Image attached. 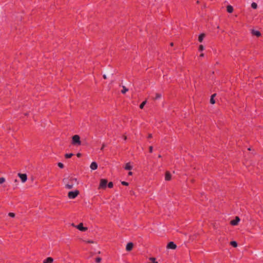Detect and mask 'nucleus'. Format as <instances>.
<instances>
[{
  "label": "nucleus",
  "instance_id": "nucleus-37",
  "mask_svg": "<svg viewBox=\"0 0 263 263\" xmlns=\"http://www.w3.org/2000/svg\"><path fill=\"white\" fill-rule=\"evenodd\" d=\"M200 57H204V53H201L200 55H199Z\"/></svg>",
  "mask_w": 263,
  "mask_h": 263
},
{
  "label": "nucleus",
  "instance_id": "nucleus-18",
  "mask_svg": "<svg viewBox=\"0 0 263 263\" xmlns=\"http://www.w3.org/2000/svg\"><path fill=\"white\" fill-rule=\"evenodd\" d=\"M128 91V89L125 86H122V90H121V92L122 93L124 94Z\"/></svg>",
  "mask_w": 263,
  "mask_h": 263
},
{
  "label": "nucleus",
  "instance_id": "nucleus-2",
  "mask_svg": "<svg viewBox=\"0 0 263 263\" xmlns=\"http://www.w3.org/2000/svg\"><path fill=\"white\" fill-rule=\"evenodd\" d=\"M71 144L76 146H80L81 145L80 137L78 135H75L72 137Z\"/></svg>",
  "mask_w": 263,
  "mask_h": 263
},
{
  "label": "nucleus",
  "instance_id": "nucleus-32",
  "mask_svg": "<svg viewBox=\"0 0 263 263\" xmlns=\"http://www.w3.org/2000/svg\"><path fill=\"white\" fill-rule=\"evenodd\" d=\"M153 147L152 146H149V152L152 153L153 152Z\"/></svg>",
  "mask_w": 263,
  "mask_h": 263
},
{
  "label": "nucleus",
  "instance_id": "nucleus-40",
  "mask_svg": "<svg viewBox=\"0 0 263 263\" xmlns=\"http://www.w3.org/2000/svg\"><path fill=\"white\" fill-rule=\"evenodd\" d=\"M158 158H161V155H158Z\"/></svg>",
  "mask_w": 263,
  "mask_h": 263
},
{
  "label": "nucleus",
  "instance_id": "nucleus-22",
  "mask_svg": "<svg viewBox=\"0 0 263 263\" xmlns=\"http://www.w3.org/2000/svg\"><path fill=\"white\" fill-rule=\"evenodd\" d=\"M147 103V101L146 100H145L140 105V109H143L144 105L146 104Z\"/></svg>",
  "mask_w": 263,
  "mask_h": 263
},
{
  "label": "nucleus",
  "instance_id": "nucleus-3",
  "mask_svg": "<svg viewBox=\"0 0 263 263\" xmlns=\"http://www.w3.org/2000/svg\"><path fill=\"white\" fill-rule=\"evenodd\" d=\"M80 194L79 191L76 190L74 191H70L68 193V197L69 199L75 198Z\"/></svg>",
  "mask_w": 263,
  "mask_h": 263
},
{
  "label": "nucleus",
  "instance_id": "nucleus-30",
  "mask_svg": "<svg viewBox=\"0 0 263 263\" xmlns=\"http://www.w3.org/2000/svg\"><path fill=\"white\" fill-rule=\"evenodd\" d=\"M101 261V258L100 257H97L96 258V262L99 263Z\"/></svg>",
  "mask_w": 263,
  "mask_h": 263
},
{
  "label": "nucleus",
  "instance_id": "nucleus-31",
  "mask_svg": "<svg viewBox=\"0 0 263 263\" xmlns=\"http://www.w3.org/2000/svg\"><path fill=\"white\" fill-rule=\"evenodd\" d=\"M121 184L123 185L127 186L128 185V183L126 181H122Z\"/></svg>",
  "mask_w": 263,
  "mask_h": 263
},
{
  "label": "nucleus",
  "instance_id": "nucleus-20",
  "mask_svg": "<svg viewBox=\"0 0 263 263\" xmlns=\"http://www.w3.org/2000/svg\"><path fill=\"white\" fill-rule=\"evenodd\" d=\"M161 98V94L157 93L155 94V97L154 98L155 100H158Z\"/></svg>",
  "mask_w": 263,
  "mask_h": 263
},
{
  "label": "nucleus",
  "instance_id": "nucleus-27",
  "mask_svg": "<svg viewBox=\"0 0 263 263\" xmlns=\"http://www.w3.org/2000/svg\"><path fill=\"white\" fill-rule=\"evenodd\" d=\"M58 166H59L60 168H64V164H63L62 163H61V162H59V163H58Z\"/></svg>",
  "mask_w": 263,
  "mask_h": 263
},
{
  "label": "nucleus",
  "instance_id": "nucleus-13",
  "mask_svg": "<svg viewBox=\"0 0 263 263\" xmlns=\"http://www.w3.org/2000/svg\"><path fill=\"white\" fill-rule=\"evenodd\" d=\"M53 259L51 257H48L43 261V263H52Z\"/></svg>",
  "mask_w": 263,
  "mask_h": 263
},
{
  "label": "nucleus",
  "instance_id": "nucleus-29",
  "mask_svg": "<svg viewBox=\"0 0 263 263\" xmlns=\"http://www.w3.org/2000/svg\"><path fill=\"white\" fill-rule=\"evenodd\" d=\"M8 215L10 217H14L15 215V214L14 213L10 212V213H9Z\"/></svg>",
  "mask_w": 263,
  "mask_h": 263
},
{
  "label": "nucleus",
  "instance_id": "nucleus-11",
  "mask_svg": "<svg viewBox=\"0 0 263 263\" xmlns=\"http://www.w3.org/2000/svg\"><path fill=\"white\" fill-rule=\"evenodd\" d=\"M251 33L253 35H255L257 37H259L261 35L260 32L256 30H252L251 31Z\"/></svg>",
  "mask_w": 263,
  "mask_h": 263
},
{
  "label": "nucleus",
  "instance_id": "nucleus-17",
  "mask_svg": "<svg viewBox=\"0 0 263 263\" xmlns=\"http://www.w3.org/2000/svg\"><path fill=\"white\" fill-rule=\"evenodd\" d=\"M227 10L229 13H232L233 11V8L231 5H228L227 7Z\"/></svg>",
  "mask_w": 263,
  "mask_h": 263
},
{
  "label": "nucleus",
  "instance_id": "nucleus-28",
  "mask_svg": "<svg viewBox=\"0 0 263 263\" xmlns=\"http://www.w3.org/2000/svg\"><path fill=\"white\" fill-rule=\"evenodd\" d=\"M5 181V179L4 177L0 178V184L3 183Z\"/></svg>",
  "mask_w": 263,
  "mask_h": 263
},
{
  "label": "nucleus",
  "instance_id": "nucleus-1",
  "mask_svg": "<svg viewBox=\"0 0 263 263\" xmlns=\"http://www.w3.org/2000/svg\"><path fill=\"white\" fill-rule=\"evenodd\" d=\"M63 181L65 184L66 188L68 189H71L74 185H78L79 184L77 179L73 177L64 179Z\"/></svg>",
  "mask_w": 263,
  "mask_h": 263
},
{
  "label": "nucleus",
  "instance_id": "nucleus-6",
  "mask_svg": "<svg viewBox=\"0 0 263 263\" xmlns=\"http://www.w3.org/2000/svg\"><path fill=\"white\" fill-rule=\"evenodd\" d=\"M240 219L238 216H236L235 219H233L230 221V224L232 226H236L238 224Z\"/></svg>",
  "mask_w": 263,
  "mask_h": 263
},
{
  "label": "nucleus",
  "instance_id": "nucleus-33",
  "mask_svg": "<svg viewBox=\"0 0 263 263\" xmlns=\"http://www.w3.org/2000/svg\"><path fill=\"white\" fill-rule=\"evenodd\" d=\"M105 147V144L104 143H103L102 145V147H101V151H103L104 147Z\"/></svg>",
  "mask_w": 263,
  "mask_h": 263
},
{
  "label": "nucleus",
  "instance_id": "nucleus-39",
  "mask_svg": "<svg viewBox=\"0 0 263 263\" xmlns=\"http://www.w3.org/2000/svg\"><path fill=\"white\" fill-rule=\"evenodd\" d=\"M103 78H104V79H106V75H104V76H103Z\"/></svg>",
  "mask_w": 263,
  "mask_h": 263
},
{
  "label": "nucleus",
  "instance_id": "nucleus-9",
  "mask_svg": "<svg viewBox=\"0 0 263 263\" xmlns=\"http://www.w3.org/2000/svg\"><path fill=\"white\" fill-rule=\"evenodd\" d=\"M172 175L170 172L167 171L165 174V180L166 181H170L171 180Z\"/></svg>",
  "mask_w": 263,
  "mask_h": 263
},
{
  "label": "nucleus",
  "instance_id": "nucleus-24",
  "mask_svg": "<svg viewBox=\"0 0 263 263\" xmlns=\"http://www.w3.org/2000/svg\"><path fill=\"white\" fill-rule=\"evenodd\" d=\"M204 49V47L202 45H200L199 46L198 50L200 52L202 51Z\"/></svg>",
  "mask_w": 263,
  "mask_h": 263
},
{
  "label": "nucleus",
  "instance_id": "nucleus-26",
  "mask_svg": "<svg viewBox=\"0 0 263 263\" xmlns=\"http://www.w3.org/2000/svg\"><path fill=\"white\" fill-rule=\"evenodd\" d=\"M83 241L85 243H94V241L93 240H83Z\"/></svg>",
  "mask_w": 263,
  "mask_h": 263
},
{
  "label": "nucleus",
  "instance_id": "nucleus-8",
  "mask_svg": "<svg viewBox=\"0 0 263 263\" xmlns=\"http://www.w3.org/2000/svg\"><path fill=\"white\" fill-rule=\"evenodd\" d=\"M77 228L79 229L80 231L84 232L87 230V227H84L82 223H80L77 227Z\"/></svg>",
  "mask_w": 263,
  "mask_h": 263
},
{
  "label": "nucleus",
  "instance_id": "nucleus-19",
  "mask_svg": "<svg viewBox=\"0 0 263 263\" xmlns=\"http://www.w3.org/2000/svg\"><path fill=\"white\" fill-rule=\"evenodd\" d=\"M230 245L233 247L236 248L237 247V243L235 241H232L230 242Z\"/></svg>",
  "mask_w": 263,
  "mask_h": 263
},
{
  "label": "nucleus",
  "instance_id": "nucleus-4",
  "mask_svg": "<svg viewBox=\"0 0 263 263\" xmlns=\"http://www.w3.org/2000/svg\"><path fill=\"white\" fill-rule=\"evenodd\" d=\"M107 184V180L105 179H101L100 183L98 187V189H105L106 187Z\"/></svg>",
  "mask_w": 263,
  "mask_h": 263
},
{
  "label": "nucleus",
  "instance_id": "nucleus-15",
  "mask_svg": "<svg viewBox=\"0 0 263 263\" xmlns=\"http://www.w3.org/2000/svg\"><path fill=\"white\" fill-rule=\"evenodd\" d=\"M124 168L126 170H131L133 168V166L130 164V162H128L125 164Z\"/></svg>",
  "mask_w": 263,
  "mask_h": 263
},
{
  "label": "nucleus",
  "instance_id": "nucleus-21",
  "mask_svg": "<svg viewBox=\"0 0 263 263\" xmlns=\"http://www.w3.org/2000/svg\"><path fill=\"white\" fill-rule=\"evenodd\" d=\"M72 156H73L72 153L66 154L65 155V158L66 159L70 158Z\"/></svg>",
  "mask_w": 263,
  "mask_h": 263
},
{
  "label": "nucleus",
  "instance_id": "nucleus-5",
  "mask_svg": "<svg viewBox=\"0 0 263 263\" xmlns=\"http://www.w3.org/2000/svg\"><path fill=\"white\" fill-rule=\"evenodd\" d=\"M18 176L20 177V178H21V179L23 182H25L26 181V180L27 179V176L26 174L18 173Z\"/></svg>",
  "mask_w": 263,
  "mask_h": 263
},
{
  "label": "nucleus",
  "instance_id": "nucleus-38",
  "mask_svg": "<svg viewBox=\"0 0 263 263\" xmlns=\"http://www.w3.org/2000/svg\"><path fill=\"white\" fill-rule=\"evenodd\" d=\"M128 175H129V176H132L133 175V172H129L128 173Z\"/></svg>",
  "mask_w": 263,
  "mask_h": 263
},
{
  "label": "nucleus",
  "instance_id": "nucleus-10",
  "mask_svg": "<svg viewBox=\"0 0 263 263\" xmlns=\"http://www.w3.org/2000/svg\"><path fill=\"white\" fill-rule=\"evenodd\" d=\"M134 245L132 242H128L126 246V250L127 251H131L133 248Z\"/></svg>",
  "mask_w": 263,
  "mask_h": 263
},
{
  "label": "nucleus",
  "instance_id": "nucleus-23",
  "mask_svg": "<svg viewBox=\"0 0 263 263\" xmlns=\"http://www.w3.org/2000/svg\"><path fill=\"white\" fill-rule=\"evenodd\" d=\"M251 7L253 9H256L257 8V4L256 3H255V2H253L251 4Z\"/></svg>",
  "mask_w": 263,
  "mask_h": 263
},
{
  "label": "nucleus",
  "instance_id": "nucleus-12",
  "mask_svg": "<svg viewBox=\"0 0 263 263\" xmlns=\"http://www.w3.org/2000/svg\"><path fill=\"white\" fill-rule=\"evenodd\" d=\"M90 168L92 170H96L98 168V164L96 162H92L90 166Z\"/></svg>",
  "mask_w": 263,
  "mask_h": 263
},
{
  "label": "nucleus",
  "instance_id": "nucleus-41",
  "mask_svg": "<svg viewBox=\"0 0 263 263\" xmlns=\"http://www.w3.org/2000/svg\"><path fill=\"white\" fill-rule=\"evenodd\" d=\"M171 46H173V44L172 43L171 44Z\"/></svg>",
  "mask_w": 263,
  "mask_h": 263
},
{
  "label": "nucleus",
  "instance_id": "nucleus-25",
  "mask_svg": "<svg viewBox=\"0 0 263 263\" xmlns=\"http://www.w3.org/2000/svg\"><path fill=\"white\" fill-rule=\"evenodd\" d=\"M107 186L109 188L111 189V188H112L113 187V186H114V184H113V183L112 182H109L108 184H107Z\"/></svg>",
  "mask_w": 263,
  "mask_h": 263
},
{
  "label": "nucleus",
  "instance_id": "nucleus-14",
  "mask_svg": "<svg viewBox=\"0 0 263 263\" xmlns=\"http://www.w3.org/2000/svg\"><path fill=\"white\" fill-rule=\"evenodd\" d=\"M205 36V33H201L200 34H199V35L198 36V41L200 43L202 42Z\"/></svg>",
  "mask_w": 263,
  "mask_h": 263
},
{
  "label": "nucleus",
  "instance_id": "nucleus-35",
  "mask_svg": "<svg viewBox=\"0 0 263 263\" xmlns=\"http://www.w3.org/2000/svg\"><path fill=\"white\" fill-rule=\"evenodd\" d=\"M81 156H82V154L81 153H78L77 154V156L78 157H79V158L81 157Z\"/></svg>",
  "mask_w": 263,
  "mask_h": 263
},
{
  "label": "nucleus",
  "instance_id": "nucleus-16",
  "mask_svg": "<svg viewBox=\"0 0 263 263\" xmlns=\"http://www.w3.org/2000/svg\"><path fill=\"white\" fill-rule=\"evenodd\" d=\"M215 96H216V94L214 93V94L212 95L211 97L210 103L212 104H214L215 103V100L214 99V97H215Z\"/></svg>",
  "mask_w": 263,
  "mask_h": 263
},
{
  "label": "nucleus",
  "instance_id": "nucleus-36",
  "mask_svg": "<svg viewBox=\"0 0 263 263\" xmlns=\"http://www.w3.org/2000/svg\"><path fill=\"white\" fill-rule=\"evenodd\" d=\"M123 138L124 139V140H126L127 139V137L125 135H123Z\"/></svg>",
  "mask_w": 263,
  "mask_h": 263
},
{
  "label": "nucleus",
  "instance_id": "nucleus-34",
  "mask_svg": "<svg viewBox=\"0 0 263 263\" xmlns=\"http://www.w3.org/2000/svg\"><path fill=\"white\" fill-rule=\"evenodd\" d=\"M152 137H153L152 134H149L148 135L147 138H148V139H151V138H152Z\"/></svg>",
  "mask_w": 263,
  "mask_h": 263
},
{
  "label": "nucleus",
  "instance_id": "nucleus-7",
  "mask_svg": "<svg viewBox=\"0 0 263 263\" xmlns=\"http://www.w3.org/2000/svg\"><path fill=\"white\" fill-rule=\"evenodd\" d=\"M177 248V246L174 243V242L171 241L167 245V249H175Z\"/></svg>",
  "mask_w": 263,
  "mask_h": 263
}]
</instances>
